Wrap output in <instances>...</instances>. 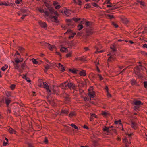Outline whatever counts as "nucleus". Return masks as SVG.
Wrapping results in <instances>:
<instances>
[{
  "label": "nucleus",
  "instance_id": "36",
  "mask_svg": "<svg viewBox=\"0 0 147 147\" xmlns=\"http://www.w3.org/2000/svg\"><path fill=\"white\" fill-rule=\"evenodd\" d=\"M106 17L112 19L114 17L113 15H110V14H108L106 15Z\"/></svg>",
  "mask_w": 147,
  "mask_h": 147
},
{
  "label": "nucleus",
  "instance_id": "9",
  "mask_svg": "<svg viewBox=\"0 0 147 147\" xmlns=\"http://www.w3.org/2000/svg\"><path fill=\"white\" fill-rule=\"evenodd\" d=\"M61 12L63 14H65L66 16H67L69 15L70 14L71 11L69 9H66L63 11H62Z\"/></svg>",
  "mask_w": 147,
  "mask_h": 147
},
{
  "label": "nucleus",
  "instance_id": "18",
  "mask_svg": "<svg viewBox=\"0 0 147 147\" xmlns=\"http://www.w3.org/2000/svg\"><path fill=\"white\" fill-rule=\"evenodd\" d=\"M88 95L90 98H94L95 97V93L94 92H90L88 93Z\"/></svg>",
  "mask_w": 147,
  "mask_h": 147
},
{
  "label": "nucleus",
  "instance_id": "37",
  "mask_svg": "<svg viewBox=\"0 0 147 147\" xmlns=\"http://www.w3.org/2000/svg\"><path fill=\"white\" fill-rule=\"evenodd\" d=\"M92 142H93L94 145V146L96 147L97 146H98V143H97V141L96 140H93L92 141Z\"/></svg>",
  "mask_w": 147,
  "mask_h": 147
},
{
  "label": "nucleus",
  "instance_id": "50",
  "mask_svg": "<svg viewBox=\"0 0 147 147\" xmlns=\"http://www.w3.org/2000/svg\"><path fill=\"white\" fill-rule=\"evenodd\" d=\"M144 32H145L147 33V25L145 27L144 29Z\"/></svg>",
  "mask_w": 147,
  "mask_h": 147
},
{
  "label": "nucleus",
  "instance_id": "15",
  "mask_svg": "<svg viewBox=\"0 0 147 147\" xmlns=\"http://www.w3.org/2000/svg\"><path fill=\"white\" fill-rule=\"evenodd\" d=\"M57 65V66L59 68L61 69L62 71H65V69L63 65H61V63H59Z\"/></svg>",
  "mask_w": 147,
  "mask_h": 147
},
{
  "label": "nucleus",
  "instance_id": "59",
  "mask_svg": "<svg viewBox=\"0 0 147 147\" xmlns=\"http://www.w3.org/2000/svg\"><path fill=\"white\" fill-rule=\"evenodd\" d=\"M23 78L24 79H26V78H27L26 75H24L23 76Z\"/></svg>",
  "mask_w": 147,
  "mask_h": 147
},
{
  "label": "nucleus",
  "instance_id": "34",
  "mask_svg": "<svg viewBox=\"0 0 147 147\" xmlns=\"http://www.w3.org/2000/svg\"><path fill=\"white\" fill-rule=\"evenodd\" d=\"M32 61L34 64H37L38 63V62L37 61L36 59L34 58H32Z\"/></svg>",
  "mask_w": 147,
  "mask_h": 147
},
{
  "label": "nucleus",
  "instance_id": "56",
  "mask_svg": "<svg viewBox=\"0 0 147 147\" xmlns=\"http://www.w3.org/2000/svg\"><path fill=\"white\" fill-rule=\"evenodd\" d=\"M15 3L17 4H19L20 3V2L18 0H16L15 1Z\"/></svg>",
  "mask_w": 147,
  "mask_h": 147
},
{
  "label": "nucleus",
  "instance_id": "51",
  "mask_svg": "<svg viewBox=\"0 0 147 147\" xmlns=\"http://www.w3.org/2000/svg\"><path fill=\"white\" fill-rule=\"evenodd\" d=\"M71 71L73 72V73L76 74L77 73V70H71Z\"/></svg>",
  "mask_w": 147,
  "mask_h": 147
},
{
  "label": "nucleus",
  "instance_id": "45",
  "mask_svg": "<svg viewBox=\"0 0 147 147\" xmlns=\"http://www.w3.org/2000/svg\"><path fill=\"white\" fill-rule=\"evenodd\" d=\"M72 33V32L71 30L69 29H68V30H67V31L66 32V33L67 34L68 33Z\"/></svg>",
  "mask_w": 147,
  "mask_h": 147
},
{
  "label": "nucleus",
  "instance_id": "1",
  "mask_svg": "<svg viewBox=\"0 0 147 147\" xmlns=\"http://www.w3.org/2000/svg\"><path fill=\"white\" fill-rule=\"evenodd\" d=\"M47 9L45 10L40 9L39 11L41 13H44L45 15L47 16H49L51 18H53L55 22L57 23L58 22L57 17L58 14L57 12L55 11L53 8L50 7L49 5H46Z\"/></svg>",
  "mask_w": 147,
  "mask_h": 147
},
{
  "label": "nucleus",
  "instance_id": "8",
  "mask_svg": "<svg viewBox=\"0 0 147 147\" xmlns=\"http://www.w3.org/2000/svg\"><path fill=\"white\" fill-rule=\"evenodd\" d=\"M101 114L105 117H107L110 116V114L108 111H102Z\"/></svg>",
  "mask_w": 147,
  "mask_h": 147
},
{
  "label": "nucleus",
  "instance_id": "35",
  "mask_svg": "<svg viewBox=\"0 0 147 147\" xmlns=\"http://www.w3.org/2000/svg\"><path fill=\"white\" fill-rule=\"evenodd\" d=\"M8 67L7 65H5L4 66H3L1 68V70L3 71H5L6 69Z\"/></svg>",
  "mask_w": 147,
  "mask_h": 147
},
{
  "label": "nucleus",
  "instance_id": "61",
  "mask_svg": "<svg viewBox=\"0 0 147 147\" xmlns=\"http://www.w3.org/2000/svg\"><path fill=\"white\" fill-rule=\"evenodd\" d=\"M26 16V15H23L22 16V17H21V18L22 19H23Z\"/></svg>",
  "mask_w": 147,
  "mask_h": 147
},
{
  "label": "nucleus",
  "instance_id": "26",
  "mask_svg": "<svg viewBox=\"0 0 147 147\" xmlns=\"http://www.w3.org/2000/svg\"><path fill=\"white\" fill-rule=\"evenodd\" d=\"M5 102L7 106L11 102V100L8 98H5Z\"/></svg>",
  "mask_w": 147,
  "mask_h": 147
},
{
  "label": "nucleus",
  "instance_id": "46",
  "mask_svg": "<svg viewBox=\"0 0 147 147\" xmlns=\"http://www.w3.org/2000/svg\"><path fill=\"white\" fill-rule=\"evenodd\" d=\"M144 86L145 88L147 87V82L145 81L144 82Z\"/></svg>",
  "mask_w": 147,
  "mask_h": 147
},
{
  "label": "nucleus",
  "instance_id": "32",
  "mask_svg": "<svg viewBox=\"0 0 147 147\" xmlns=\"http://www.w3.org/2000/svg\"><path fill=\"white\" fill-rule=\"evenodd\" d=\"M75 3H77L79 5H81V1L80 0H74Z\"/></svg>",
  "mask_w": 147,
  "mask_h": 147
},
{
  "label": "nucleus",
  "instance_id": "29",
  "mask_svg": "<svg viewBox=\"0 0 147 147\" xmlns=\"http://www.w3.org/2000/svg\"><path fill=\"white\" fill-rule=\"evenodd\" d=\"M131 84L133 85H135L136 86L138 85V84L136 82V80L134 79L132 80H131Z\"/></svg>",
  "mask_w": 147,
  "mask_h": 147
},
{
  "label": "nucleus",
  "instance_id": "16",
  "mask_svg": "<svg viewBox=\"0 0 147 147\" xmlns=\"http://www.w3.org/2000/svg\"><path fill=\"white\" fill-rule=\"evenodd\" d=\"M39 23L41 27L44 28H45L46 27L47 24L45 22L40 21L39 22Z\"/></svg>",
  "mask_w": 147,
  "mask_h": 147
},
{
  "label": "nucleus",
  "instance_id": "43",
  "mask_svg": "<svg viewBox=\"0 0 147 147\" xmlns=\"http://www.w3.org/2000/svg\"><path fill=\"white\" fill-rule=\"evenodd\" d=\"M27 144L28 145V147H34L32 144L30 143H28Z\"/></svg>",
  "mask_w": 147,
  "mask_h": 147
},
{
  "label": "nucleus",
  "instance_id": "58",
  "mask_svg": "<svg viewBox=\"0 0 147 147\" xmlns=\"http://www.w3.org/2000/svg\"><path fill=\"white\" fill-rule=\"evenodd\" d=\"M107 96L108 97H111V94L108 92L107 93Z\"/></svg>",
  "mask_w": 147,
  "mask_h": 147
},
{
  "label": "nucleus",
  "instance_id": "44",
  "mask_svg": "<svg viewBox=\"0 0 147 147\" xmlns=\"http://www.w3.org/2000/svg\"><path fill=\"white\" fill-rule=\"evenodd\" d=\"M71 56V52H70L66 55V57H70Z\"/></svg>",
  "mask_w": 147,
  "mask_h": 147
},
{
  "label": "nucleus",
  "instance_id": "30",
  "mask_svg": "<svg viewBox=\"0 0 147 147\" xmlns=\"http://www.w3.org/2000/svg\"><path fill=\"white\" fill-rule=\"evenodd\" d=\"M26 67V64L25 63H23L22 64L21 67L23 70H24L25 68Z\"/></svg>",
  "mask_w": 147,
  "mask_h": 147
},
{
  "label": "nucleus",
  "instance_id": "42",
  "mask_svg": "<svg viewBox=\"0 0 147 147\" xmlns=\"http://www.w3.org/2000/svg\"><path fill=\"white\" fill-rule=\"evenodd\" d=\"M18 50L20 51L21 52H23L24 50V49L21 47H19L18 48Z\"/></svg>",
  "mask_w": 147,
  "mask_h": 147
},
{
  "label": "nucleus",
  "instance_id": "27",
  "mask_svg": "<svg viewBox=\"0 0 147 147\" xmlns=\"http://www.w3.org/2000/svg\"><path fill=\"white\" fill-rule=\"evenodd\" d=\"M76 115V113L74 112H71L70 113L69 115V117H72L75 116Z\"/></svg>",
  "mask_w": 147,
  "mask_h": 147
},
{
  "label": "nucleus",
  "instance_id": "2",
  "mask_svg": "<svg viewBox=\"0 0 147 147\" xmlns=\"http://www.w3.org/2000/svg\"><path fill=\"white\" fill-rule=\"evenodd\" d=\"M60 87L62 89H66L69 88L70 89H74L75 85L72 82L69 83L65 82L60 85Z\"/></svg>",
  "mask_w": 147,
  "mask_h": 147
},
{
  "label": "nucleus",
  "instance_id": "25",
  "mask_svg": "<svg viewBox=\"0 0 147 147\" xmlns=\"http://www.w3.org/2000/svg\"><path fill=\"white\" fill-rule=\"evenodd\" d=\"M68 125L71 126L75 129H76L77 130L79 129L78 127L73 123H72L70 124H68Z\"/></svg>",
  "mask_w": 147,
  "mask_h": 147
},
{
  "label": "nucleus",
  "instance_id": "57",
  "mask_svg": "<svg viewBox=\"0 0 147 147\" xmlns=\"http://www.w3.org/2000/svg\"><path fill=\"white\" fill-rule=\"evenodd\" d=\"M143 47H146L147 48V44H144Z\"/></svg>",
  "mask_w": 147,
  "mask_h": 147
},
{
  "label": "nucleus",
  "instance_id": "53",
  "mask_svg": "<svg viewBox=\"0 0 147 147\" xmlns=\"http://www.w3.org/2000/svg\"><path fill=\"white\" fill-rule=\"evenodd\" d=\"M113 24L114 26H115L116 28H117L118 27V26L114 23H113Z\"/></svg>",
  "mask_w": 147,
  "mask_h": 147
},
{
  "label": "nucleus",
  "instance_id": "62",
  "mask_svg": "<svg viewBox=\"0 0 147 147\" xmlns=\"http://www.w3.org/2000/svg\"><path fill=\"white\" fill-rule=\"evenodd\" d=\"M107 7H112V5L111 4L110 5H107Z\"/></svg>",
  "mask_w": 147,
  "mask_h": 147
},
{
  "label": "nucleus",
  "instance_id": "21",
  "mask_svg": "<svg viewBox=\"0 0 147 147\" xmlns=\"http://www.w3.org/2000/svg\"><path fill=\"white\" fill-rule=\"evenodd\" d=\"M9 132L11 134H12L14 133L15 134H16V131L14 130L11 127H10L8 129Z\"/></svg>",
  "mask_w": 147,
  "mask_h": 147
},
{
  "label": "nucleus",
  "instance_id": "23",
  "mask_svg": "<svg viewBox=\"0 0 147 147\" xmlns=\"http://www.w3.org/2000/svg\"><path fill=\"white\" fill-rule=\"evenodd\" d=\"M110 48H111V49L113 51V53H114V52H115L116 50V49H115V48H116L115 46V45H112L110 47Z\"/></svg>",
  "mask_w": 147,
  "mask_h": 147
},
{
  "label": "nucleus",
  "instance_id": "47",
  "mask_svg": "<svg viewBox=\"0 0 147 147\" xmlns=\"http://www.w3.org/2000/svg\"><path fill=\"white\" fill-rule=\"evenodd\" d=\"M91 117H94L95 118H96V116L94 114H92L91 115ZM92 119H93V118H91Z\"/></svg>",
  "mask_w": 147,
  "mask_h": 147
},
{
  "label": "nucleus",
  "instance_id": "24",
  "mask_svg": "<svg viewBox=\"0 0 147 147\" xmlns=\"http://www.w3.org/2000/svg\"><path fill=\"white\" fill-rule=\"evenodd\" d=\"M110 127H107L106 126H105L103 129V131L106 132L107 133L109 132V129Z\"/></svg>",
  "mask_w": 147,
  "mask_h": 147
},
{
  "label": "nucleus",
  "instance_id": "31",
  "mask_svg": "<svg viewBox=\"0 0 147 147\" xmlns=\"http://www.w3.org/2000/svg\"><path fill=\"white\" fill-rule=\"evenodd\" d=\"M122 20L123 22L125 24H127L128 22V21L126 18H123Z\"/></svg>",
  "mask_w": 147,
  "mask_h": 147
},
{
  "label": "nucleus",
  "instance_id": "54",
  "mask_svg": "<svg viewBox=\"0 0 147 147\" xmlns=\"http://www.w3.org/2000/svg\"><path fill=\"white\" fill-rule=\"evenodd\" d=\"M126 135H128V136L129 138H130V137H131V136L133 135V133H131V134H126Z\"/></svg>",
  "mask_w": 147,
  "mask_h": 147
},
{
  "label": "nucleus",
  "instance_id": "11",
  "mask_svg": "<svg viewBox=\"0 0 147 147\" xmlns=\"http://www.w3.org/2000/svg\"><path fill=\"white\" fill-rule=\"evenodd\" d=\"M138 3H140L141 7L142 8H144L146 7V4L143 1H138Z\"/></svg>",
  "mask_w": 147,
  "mask_h": 147
},
{
  "label": "nucleus",
  "instance_id": "41",
  "mask_svg": "<svg viewBox=\"0 0 147 147\" xmlns=\"http://www.w3.org/2000/svg\"><path fill=\"white\" fill-rule=\"evenodd\" d=\"M92 4L94 6L96 7H100L97 4H96L95 3H92Z\"/></svg>",
  "mask_w": 147,
  "mask_h": 147
},
{
  "label": "nucleus",
  "instance_id": "14",
  "mask_svg": "<svg viewBox=\"0 0 147 147\" xmlns=\"http://www.w3.org/2000/svg\"><path fill=\"white\" fill-rule=\"evenodd\" d=\"M131 125V127L135 129H136L138 128L137 124L134 122H132Z\"/></svg>",
  "mask_w": 147,
  "mask_h": 147
},
{
  "label": "nucleus",
  "instance_id": "13",
  "mask_svg": "<svg viewBox=\"0 0 147 147\" xmlns=\"http://www.w3.org/2000/svg\"><path fill=\"white\" fill-rule=\"evenodd\" d=\"M73 21L71 19H68L67 20V24L68 26H71V25L73 27L74 26V25L73 24Z\"/></svg>",
  "mask_w": 147,
  "mask_h": 147
},
{
  "label": "nucleus",
  "instance_id": "19",
  "mask_svg": "<svg viewBox=\"0 0 147 147\" xmlns=\"http://www.w3.org/2000/svg\"><path fill=\"white\" fill-rule=\"evenodd\" d=\"M60 50L61 51L63 52L68 53L69 52L67 48L64 47H62L61 48Z\"/></svg>",
  "mask_w": 147,
  "mask_h": 147
},
{
  "label": "nucleus",
  "instance_id": "20",
  "mask_svg": "<svg viewBox=\"0 0 147 147\" xmlns=\"http://www.w3.org/2000/svg\"><path fill=\"white\" fill-rule=\"evenodd\" d=\"M144 68H145V67H142L141 65H140V66L136 68V69H137V72L138 74L139 72V71L140 70V69H143Z\"/></svg>",
  "mask_w": 147,
  "mask_h": 147
},
{
  "label": "nucleus",
  "instance_id": "63",
  "mask_svg": "<svg viewBox=\"0 0 147 147\" xmlns=\"http://www.w3.org/2000/svg\"><path fill=\"white\" fill-rule=\"evenodd\" d=\"M88 98H86V97H85L84 98V100L85 101L88 100Z\"/></svg>",
  "mask_w": 147,
  "mask_h": 147
},
{
  "label": "nucleus",
  "instance_id": "48",
  "mask_svg": "<svg viewBox=\"0 0 147 147\" xmlns=\"http://www.w3.org/2000/svg\"><path fill=\"white\" fill-rule=\"evenodd\" d=\"M98 76L99 78V79L100 80H102L103 79V78L100 75L98 74Z\"/></svg>",
  "mask_w": 147,
  "mask_h": 147
},
{
  "label": "nucleus",
  "instance_id": "39",
  "mask_svg": "<svg viewBox=\"0 0 147 147\" xmlns=\"http://www.w3.org/2000/svg\"><path fill=\"white\" fill-rule=\"evenodd\" d=\"M43 142L45 144H47L48 143V140L47 138V137H45Z\"/></svg>",
  "mask_w": 147,
  "mask_h": 147
},
{
  "label": "nucleus",
  "instance_id": "60",
  "mask_svg": "<svg viewBox=\"0 0 147 147\" xmlns=\"http://www.w3.org/2000/svg\"><path fill=\"white\" fill-rule=\"evenodd\" d=\"M25 79L28 82H30V80H29V78H26Z\"/></svg>",
  "mask_w": 147,
  "mask_h": 147
},
{
  "label": "nucleus",
  "instance_id": "17",
  "mask_svg": "<svg viewBox=\"0 0 147 147\" xmlns=\"http://www.w3.org/2000/svg\"><path fill=\"white\" fill-rule=\"evenodd\" d=\"M51 65L49 64H47L46 65H45L44 67L45 68V69H44V71L45 73H47V70L51 69L50 68Z\"/></svg>",
  "mask_w": 147,
  "mask_h": 147
},
{
  "label": "nucleus",
  "instance_id": "6",
  "mask_svg": "<svg viewBox=\"0 0 147 147\" xmlns=\"http://www.w3.org/2000/svg\"><path fill=\"white\" fill-rule=\"evenodd\" d=\"M22 61V60H21L18 59H16L15 60V62H13L14 67L17 70H18L19 69V67L18 63L20 62H21Z\"/></svg>",
  "mask_w": 147,
  "mask_h": 147
},
{
  "label": "nucleus",
  "instance_id": "22",
  "mask_svg": "<svg viewBox=\"0 0 147 147\" xmlns=\"http://www.w3.org/2000/svg\"><path fill=\"white\" fill-rule=\"evenodd\" d=\"M79 74L80 75L82 76H84L86 75V73L85 71L82 70L80 71L79 72Z\"/></svg>",
  "mask_w": 147,
  "mask_h": 147
},
{
  "label": "nucleus",
  "instance_id": "4",
  "mask_svg": "<svg viewBox=\"0 0 147 147\" xmlns=\"http://www.w3.org/2000/svg\"><path fill=\"white\" fill-rule=\"evenodd\" d=\"M133 103L135 105L134 109L136 111L138 109L140 105L143 104V103L140 101L137 100H134L133 102Z\"/></svg>",
  "mask_w": 147,
  "mask_h": 147
},
{
  "label": "nucleus",
  "instance_id": "12",
  "mask_svg": "<svg viewBox=\"0 0 147 147\" xmlns=\"http://www.w3.org/2000/svg\"><path fill=\"white\" fill-rule=\"evenodd\" d=\"M53 5L56 9H59L61 7L60 5H59L58 3L56 1L53 2Z\"/></svg>",
  "mask_w": 147,
  "mask_h": 147
},
{
  "label": "nucleus",
  "instance_id": "64",
  "mask_svg": "<svg viewBox=\"0 0 147 147\" xmlns=\"http://www.w3.org/2000/svg\"><path fill=\"white\" fill-rule=\"evenodd\" d=\"M114 133H116V130L115 129H112Z\"/></svg>",
  "mask_w": 147,
  "mask_h": 147
},
{
  "label": "nucleus",
  "instance_id": "28",
  "mask_svg": "<svg viewBox=\"0 0 147 147\" xmlns=\"http://www.w3.org/2000/svg\"><path fill=\"white\" fill-rule=\"evenodd\" d=\"M69 113L68 111L66 110H62L61 112V114H62L67 115Z\"/></svg>",
  "mask_w": 147,
  "mask_h": 147
},
{
  "label": "nucleus",
  "instance_id": "5",
  "mask_svg": "<svg viewBox=\"0 0 147 147\" xmlns=\"http://www.w3.org/2000/svg\"><path fill=\"white\" fill-rule=\"evenodd\" d=\"M41 45L42 46H45L48 47L50 50H52L53 49L55 48V47L54 46H52L51 45L46 43L45 42H42L41 43Z\"/></svg>",
  "mask_w": 147,
  "mask_h": 147
},
{
  "label": "nucleus",
  "instance_id": "3",
  "mask_svg": "<svg viewBox=\"0 0 147 147\" xmlns=\"http://www.w3.org/2000/svg\"><path fill=\"white\" fill-rule=\"evenodd\" d=\"M81 18H73V20L75 22L80 23L82 24H85V25L88 27L90 26V23L88 21H86V20L84 19H82V20H80Z\"/></svg>",
  "mask_w": 147,
  "mask_h": 147
},
{
  "label": "nucleus",
  "instance_id": "52",
  "mask_svg": "<svg viewBox=\"0 0 147 147\" xmlns=\"http://www.w3.org/2000/svg\"><path fill=\"white\" fill-rule=\"evenodd\" d=\"M15 85L13 84L11 86V88L12 90L13 89L15 88Z\"/></svg>",
  "mask_w": 147,
  "mask_h": 147
},
{
  "label": "nucleus",
  "instance_id": "40",
  "mask_svg": "<svg viewBox=\"0 0 147 147\" xmlns=\"http://www.w3.org/2000/svg\"><path fill=\"white\" fill-rule=\"evenodd\" d=\"M83 27V26L82 25L80 24L78 26V29L80 30H81Z\"/></svg>",
  "mask_w": 147,
  "mask_h": 147
},
{
  "label": "nucleus",
  "instance_id": "55",
  "mask_svg": "<svg viewBox=\"0 0 147 147\" xmlns=\"http://www.w3.org/2000/svg\"><path fill=\"white\" fill-rule=\"evenodd\" d=\"M84 50H85V51H86L88 50L89 49L88 47H86L84 48Z\"/></svg>",
  "mask_w": 147,
  "mask_h": 147
},
{
  "label": "nucleus",
  "instance_id": "38",
  "mask_svg": "<svg viewBox=\"0 0 147 147\" xmlns=\"http://www.w3.org/2000/svg\"><path fill=\"white\" fill-rule=\"evenodd\" d=\"M115 124L117 125L118 124L121 125V120H118V121H115L114 122Z\"/></svg>",
  "mask_w": 147,
  "mask_h": 147
},
{
  "label": "nucleus",
  "instance_id": "7",
  "mask_svg": "<svg viewBox=\"0 0 147 147\" xmlns=\"http://www.w3.org/2000/svg\"><path fill=\"white\" fill-rule=\"evenodd\" d=\"M43 85H44V88H45L47 92L49 94H51V90L49 89L48 85L46 82H43Z\"/></svg>",
  "mask_w": 147,
  "mask_h": 147
},
{
  "label": "nucleus",
  "instance_id": "49",
  "mask_svg": "<svg viewBox=\"0 0 147 147\" xmlns=\"http://www.w3.org/2000/svg\"><path fill=\"white\" fill-rule=\"evenodd\" d=\"M82 127L86 129H89V128L86 125H84Z\"/></svg>",
  "mask_w": 147,
  "mask_h": 147
},
{
  "label": "nucleus",
  "instance_id": "33",
  "mask_svg": "<svg viewBox=\"0 0 147 147\" xmlns=\"http://www.w3.org/2000/svg\"><path fill=\"white\" fill-rule=\"evenodd\" d=\"M5 140H6V143H5V141H4L3 143V146H5L7 144L8 141V139L6 138H5Z\"/></svg>",
  "mask_w": 147,
  "mask_h": 147
},
{
  "label": "nucleus",
  "instance_id": "10",
  "mask_svg": "<svg viewBox=\"0 0 147 147\" xmlns=\"http://www.w3.org/2000/svg\"><path fill=\"white\" fill-rule=\"evenodd\" d=\"M110 55V57L108 59V61H111L114 60L115 59V56H116L115 55V54H114V55H113V54L111 53Z\"/></svg>",
  "mask_w": 147,
  "mask_h": 147
}]
</instances>
